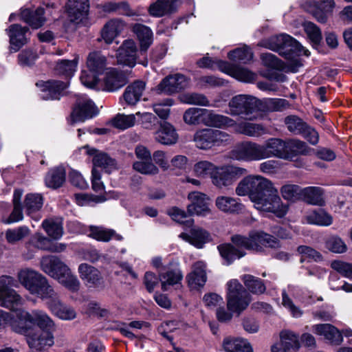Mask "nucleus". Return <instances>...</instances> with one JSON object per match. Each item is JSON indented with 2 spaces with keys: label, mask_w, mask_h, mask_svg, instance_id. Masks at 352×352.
Listing matches in <instances>:
<instances>
[{
  "label": "nucleus",
  "mask_w": 352,
  "mask_h": 352,
  "mask_svg": "<svg viewBox=\"0 0 352 352\" xmlns=\"http://www.w3.org/2000/svg\"><path fill=\"white\" fill-rule=\"evenodd\" d=\"M301 263H320L323 261L322 254L314 248L307 245H300L297 248Z\"/></svg>",
  "instance_id": "obj_47"
},
{
  "label": "nucleus",
  "mask_w": 352,
  "mask_h": 352,
  "mask_svg": "<svg viewBox=\"0 0 352 352\" xmlns=\"http://www.w3.org/2000/svg\"><path fill=\"white\" fill-rule=\"evenodd\" d=\"M65 181V170L63 167L59 166L50 170L45 178V185L48 188H58Z\"/></svg>",
  "instance_id": "obj_46"
},
{
  "label": "nucleus",
  "mask_w": 352,
  "mask_h": 352,
  "mask_svg": "<svg viewBox=\"0 0 352 352\" xmlns=\"http://www.w3.org/2000/svg\"><path fill=\"white\" fill-rule=\"evenodd\" d=\"M242 280L248 290L255 294H261L264 293L266 287L263 281L254 276L245 274L242 276Z\"/></svg>",
  "instance_id": "obj_59"
},
{
  "label": "nucleus",
  "mask_w": 352,
  "mask_h": 352,
  "mask_svg": "<svg viewBox=\"0 0 352 352\" xmlns=\"http://www.w3.org/2000/svg\"><path fill=\"white\" fill-rule=\"evenodd\" d=\"M31 294L35 295L42 300H51L56 296L53 287L49 285L45 277L39 274L36 280L30 287L28 290Z\"/></svg>",
  "instance_id": "obj_23"
},
{
  "label": "nucleus",
  "mask_w": 352,
  "mask_h": 352,
  "mask_svg": "<svg viewBox=\"0 0 352 352\" xmlns=\"http://www.w3.org/2000/svg\"><path fill=\"white\" fill-rule=\"evenodd\" d=\"M205 109L190 107L184 113L183 119L186 124L189 125H198L203 124Z\"/></svg>",
  "instance_id": "obj_56"
},
{
  "label": "nucleus",
  "mask_w": 352,
  "mask_h": 352,
  "mask_svg": "<svg viewBox=\"0 0 352 352\" xmlns=\"http://www.w3.org/2000/svg\"><path fill=\"white\" fill-rule=\"evenodd\" d=\"M78 63V56L72 60H62L57 63L56 71L60 75L65 76L66 78H71L76 71Z\"/></svg>",
  "instance_id": "obj_57"
},
{
  "label": "nucleus",
  "mask_w": 352,
  "mask_h": 352,
  "mask_svg": "<svg viewBox=\"0 0 352 352\" xmlns=\"http://www.w3.org/2000/svg\"><path fill=\"white\" fill-rule=\"evenodd\" d=\"M137 122L135 114H118L111 120L112 125L118 129L124 130L132 127Z\"/></svg>",
  "instance_id": "obj_63"
},
{
  "label": "nucleus",
  "mask_w": 352,
  "mask_h": 352,
  "mask_svg": "<svg viewBox=\"0 0 352 352\" xmlns=\"http://www.w3.org/2000/svg\"><path fill=\"white\" fill-rule=\"evenodd\" d=\"M174 104L175 101L173 99L166 98L154 103L153 104V109L160 118L165 120L169 118L170 113V107Z\"/></svg>",
  "instance_id": "obj_60"
},
{
  "label": "nucleus",
  "mask_w": 352,
  "mask_h": 352,
  "mask_svg": "<svg viewBox=\"0 0 352 352\" xmlns=\"http://www.w3.org/2000/svg\"><path fill=\"white\" fill-rule=\"evenodd\" d=\"M334 7L333 0H319L312 8H309L316 19L320 23H325Z\"/></svg>",
  "instance_id": "obj_36"
},
{
  "label": "nucleus",
  "mask_w": 352,
  "mask_h": 352,
  "mask_svg": "<svg viewBox=\"0 0 352 352\" xmlns=\"http://www.w3.org/2000/svg\"><path fill=\"white\" fill-rule=\"evenodd\" d=\"M36 86L40 88V95L43 100H57L68 87V82L58 80L40 81L36 83Z\"/></svg>",
  "instance_id": "obj_18"
},
{
  "label": "nucleus",
  "mask_w": 352,
  "mask_h": 352,
  "mask_svg": "<svg viewBox=\"0 0 352 352\" xmlns=\"http://www.w3.org/2000/svg\"><path fill=\"white\" fill-rule=\"evenodd\" d=\"M236 194L248 195L254 207L258 211L272 213L283 217L287 212V206L283 203L278 189L270 179L261 176L250 175L238 184Z\"/></svg>",
  "instance_id": "obj_1"
},
{
  "label": "nucleus",
  "mask_w": 352,
  "mask_h": 352,
  "mask_svg": "<svg viewBox=\"0 0 352 352\" xmlns=\"http://www.w3.org/2000/svg\"><path fill=\"white\" fill-rule=\"evenodd\" d=\"M30 243L33 246L44 250H50L54 252H61L66 249V244L63 243H54L52 240L41 232H36L30 240Z\"/></svg>",
  "instance_id": "obj_22"
},
{
  "label": "nucleus",
  "mask_w": 352,
  "mask_h": 352,
  "mask_svg": "<svg viewBox=\"0 0 352 352\" xmlns=\"http://www.w3.org/2000/svg\"><path fill=\"white\" fill-rule=\"evenodd\" d=\"M215 206L218 210L226 214H239L244 209L239 199L226 195L218 196L215 199Z\"/></svg>",
  "instance_id": "obj_24"
},
{
  "label": "nucleus",
  "mask_w": 352,
  "mask_h": 352,
  "mask_svg": "<svg viewBox=\"0 0 352 352\" xmlns=\"http://www.w3.org/2000/svg\"><path fill=\"white\" fill-rule=\"evenodd\" d=\"M21 18L32 28H39L45 21L44 9L41 8H38L35 10L24 9L21 12Z\"/></svg>",
  "instance_id": "obj_40"
},
{
  "label": "nucleus",
  "mask_w": 352,
  "mask_h": 352,
  "mask_svg": "<svg viewBox=\"0 0 352 352\" xmlns=\"http://www.w3.org/2000/svg\"><path fill=\"white\" fill-rule=\"evenodd\" d=\"M280 342L287 351H298L300 347L299 336L289 330H284L280 333Z\"/></svg>",
  "instance_id": "obj_53"
},
{
  "label": "nucleus",
  "mask_w": 352,
  "mask_h": 352,
  "mask_svg": "<svg viewBox=\"0 0 352 352\" xmlns=\"http://www.w3.org/2000/svg\"><path fill=\"white\" fill-rule=\"evenodd\" d=\"M21 204L25 214L32 219L37 222L41 219V210L44 204V197L42 194L28 193L25 195Z\"/></svg>",
  "instance_id": "obj_14"
},
{
  "label": "nucleus",
  "mask_w": 352,
  "mask_h": 352,
  "mask_svg": "<svg viewBox=\"0 0 352 352\" xmlns=\"http://www.w3.org/2000/svg\"><path fill=\"white\" fill-rule=\"evenodd\" d=\"M217 66L221 72L243 82H252L256 78L255 73L246 68L235 66L227 61H219Z\"/></svg>",
  "instance_id": "obj_16"
},
{
  "label": "nucleus",
  "mask_w": 352,
  "mask_h": 352,
  "mask_svg": "<svg viewBox=\"0 0 352 352\" xmlns=\"http://www.w3.org/2000/svg\"><path fill=\"white\" fill-rule=\"evenodd\" d=\"M285 142L279 138H270L264 144H260L261 160L270 157L288 160L289 155L285 151Z\"/></svg>",
  "instance_id": "obj_13"
},
{
  "label": "nucleus",
  "mask_w": 352,
  "mask_h": 352,
  "mask_svg": "<svg viewBox=\"0 0 352 352\" xmlns=\"http://www.w3.org/2000/svg\"><path fill=\"white\" fill-rule=\"evenodd\" d=\"M179 237L197 248H202L204 244L211 240L210 233L199 227L191 229L190 234L184 232L181 233Z\"/></svg>",
  "instance_id": "obj_28"
},
{
  "label": "nucleus",
  "mask_w": 352,
  "mask_h": 352,
  "mask_svg": "<svg viewBox=\"0 0 352 352\" xmlns=\"http://www.w3.org/2000/svg\"><path fill=\"white\" fill-rule=\"evenodd\" d=\"M230 140V135L228 133L209 128L197 130L193 136V142L196 147L201 150L220 146Z\"/></svg>",
  "instance_id": "obj_6"
},
{
  "label": "nucleus",
  "mask_w": 352,
  "mask_h": 352,
  "mask_svg": "<svg viewBox=\"0 0 352 352\" xmlns=\"http://www.w3.org/2000/svg\"><path fill=\"white\" fill-rule=\"evenodd\" d=\"M232 241L237 247L255 252H262L265 248H276L280 246V242L276 237L261 230L252 231L248 236L234 235Z\"/></svg>",
  "instance_id": "obj_5"
},
{
  "label": "nucleus",
  "mask_w": 352,
  "mask_h": 352,
  "mask_svg": "<svg viewBox=\"0 0 352 352\" xmlns=\"http://www.w3.org/2000/svg\"><path fill=\"white\" fill-rule=\"evenodd\" d=\"M41 226L51 240H58L63 235V221L60 218L46 219L43 221Z\"/></svg>",
  "instance_id": "obj_35"
},
{
  "label": "nucleus",
  "mask_w": 352,
  "mask_h": 352,
  "mask_svg": "<svg viewBox=\"0 0 352 352\" xmlns=\"http://www.w3.org/2000/svg\"><path fill=\"white\" fill-rule=\"evenodd\" d=\"M247 173L248 170L245 168L232 164L217 166L211 182L217 188H229Z\"/></svg>",
  "instance_id": "obj_7"
},
{
  "label": "nucleus",
  "mask_w": 352,
  "mask_h": 352,
  "mask_svg": "<svg viewBox=\"0 0 352 352\" xmlns=\"http://www.w3.org/2000/svg\"><path fill=\"white\" fill-rule=\"evenodd\" d=\"M18 283L10 276L0 277V307L15 313H10L8 325L11 329L26 338L34 330L32 324V312L21 308L24 304L23 298L11 287H17Z\"/></svg>",
  "instance_id": "obj_2"
},
{
  "label": "nucleus",
  "mask_w": 352,
  "mask_h": 352,
  "mask_svg": "<svg viewBox=\"0 0 352 352\" xmlns=\"http://www.w3.org/2000/svg\"><path fill=\"white\" fill-rule=\"evenodd\" d=\"M261 46L278 52L280 55L290 58L293 54L296 56L305 55L308 56L309 52L300 45L296 39L288 34H282L264 40Z\"/></svg>",
  "instance_id": "obj_4"
},
{
  "label": "nucleus",
  "mask_w": 352,
  "mask_h": 352,
  "mask_svg": "<svg viewBox=\"0 0 352 352\" xmlns=\"http://www.w3.org/2000/svg\"><path fill=\"white\" fill-rule=\"evenodd\" d=\"M312 331L324 338L332 343L340 344L342 341V336L340 331L330 324H315L311 327Z\"/></svg>",
  "instance_id": "obj_32"
},
{
  "label": "nucleus",
  "mask_w": 352,
  "mask_h": 352,
  "mask_svg": "<svg viewBox=\"0 0 352 352\" xmlns=\"http://www.w3.org/2000/svg\"><path fill=\"white\" fill-rule=\"evenodd\" d=\"M225 112L249 120H257L263 116L261 101L252 96L243 94L233 97L228 103V109Z\"/></svg>",
  "instance_id": "obj_3"
},
{
  "label": "nucleus",
  "mask_w": 352,
  "mask_h": 352,
  "mask_svg": "<svg viewBox=\"0 0 352 352\" xmlns=\"http://www.w3.org/2000/svg\"><path fill=\"white\" fill-rule=\"evenodd\" d=\"M22 195L23 190L21 189L14 190L12 199L14 209L9 217L8 223L18 222L23 219V211L24 210L21 204Z\"/></svg>",
  "instance_id": "obj_50"
},
{
  "label": "nucleus",
  "mask_w": 352,
  "mask_h": 352,
  "mask_svg": "<svg viewBox=\"0 0 352 352\" xmlns=\"http://www.w3.org/2000/svg\"><path fill=\"white\" fill-rule=\"evenodd\" d=\"M80 150L83 151L87 156L92 157L93 168L97 170L101 168L107 173H110L117 168L115 160L107 153L90 147L89 145L81 147Z\"/></svg>",
  "instance_id": "obj_11"
},
{
  "label": "nucleus",
  "mask_w": 352,
  "mask_h": 352,
  "mask_svg": "<svg viewBox=\"0 0 352 352\" xmlns=\"http://www.w3.org/2000/svg\"><path fill=\"white\" fill-rule=\"evenodd\" d=\"M106 66V58L100 52H91L87 59V67L91 72L101 74Z\"/></svg>",
  "instance_id": "obj_49"
},
{
  "label": "nucleus",
  "mask_w": 352,
  "mask_h": 352,
  "mask_svg": "<svg viewBox=\"0 0 352 352\" xmlns=\"http://www.w3.org/2000/svg\"><path fill=\"white\" fill-rule=\"evenodd\" d=\"M302 188L295 184H285L280 188L282 197L288 201H295L301 199Z\"/></svg>",
  "instance_id": "obj_64"
},
{
  "label": "nucleus",
  "mask_w": 352,
  "mask_h": 352,
  "mask_svg": "<svg viewBox=\"0 0 352 352\" xmlns=\"http://www.w3.org/2000/svg\"><path fill=\"white\" fill-rule=\"evenodd\" d=\"M127 82L124 74L116 69H109L104 78V89L108 91H115L123 87Z\"/></svg>",
  "instance_id": "obj_30"
},
{
  "label": "nucleus",
  "mask_w": 352,
  "mask_h": 352,
  "mask_svg": "<svg viewBox=\"0 0 352 352\" xmlns=\"http://www.w3.org/2000/svg\"><path fill=\"white\" fill-rule=\"evenodd\" d=\"M216 165L209 161H200L196 163L194 166L195 174L199 177L206 178L210 177L212 179V176L217 169Z\"/></svg>",
  "instance_id": "obj_61"
},
{
  "label": "nucleus",
  "mask_w": 352,
  "mask_h": 352,
  "mask_svg": "<svg viewBox=\"0 0 352 352\" xmlns=\"http://www.w3.org/2000/svg\"><path fill=\"white\" fill-rule=\"evenodd\" d=\"M229 157L246 162L261 161L260 144L250 140L239 142L229 152Z\"/></svg>",
  "instance_id": "obj_9"
},
{
  "label": "nucleus",
  "mask_w": 352,
  "mask_h": 352,
  "mask_svg": "<svg viewBox=\"0 0 352 352\" xmlns=\"http://www.w3.org/2000/svg\"><path fill=\"white\" fill-rule=\"evenodd\" d=\"M228 57L230 60L245 64L253 58V52L248 46L243 45L230 51Z\"/></svg>",
  "instance_id": "obj_54"
},
{
  "label": "nucleus",
  "mask_w": 352,
  "mask_h": 352,
  "mask_svg": "<svg viewBox=\"0 0 352 352\" xmlns=\"http://www.w3.org/2000/svg\"><path fill=\"white\" fill-rule=\"evenodd\" d=\"M137 52L138 48L133 40L124 41L117 52L118 63L129 67H134L136 63Z\"/></svg>",
  "instance_id": "obj_19"
},
{
  "label": "nucleus",
  "mask_w": 352,
  "mask_h": 352,
  "mask_svg": "<svg viewBox=\"0 0 352 352\" xmlns=\"http://www.w3.org/2000/svg\"><path fill=\"white\" fill-rule=\"evenodd\" d=\"M10 38V50L17 52L27 41V32L28 29L20 25L14 24L7 30Z\"/></svg>",
  "instance_id": "obj_26"
},
{
  "label": "nucleus",
  "mask_w": 352,
  "mask_h": 352,
  "mask_svg": "<svg viewBox=\"0 0 352 352\" xmlns=\"http://www.w3.org/2000/svg\"><path fill=\"white\" fill-rule=\"evenodd\" d=\"M27 343L29 347L36 351H41L45 346H52L54 344V332L36 331L34 329L27 336Z\"/></svg>",
  "instance_id": "obj_17"
},
{
  "label": "nucleus",
  "mask_w": 352,
  "mask_h": 352,
  "mask_svg": "<svg viewBox=\"0 0 352 352\" xmlns=\"http://www.w3.org/2000/svg\"><path fill=\"white\" fill-rule=\"evenodd\" d=\"M78 271L80 278L88 287L100 284L101 275L94 265H79Z\"/></svg>",
  "instance_id": "obj_43"
},
{
  "label": "nucleus",
  "mask_w": 352,
  "mask_h": 352,
  "mask_svg": "<svg viewBox=\"0 0 352 352\" xmlns=\"http://www.w3.org/2000/svg\"><path fill=\"white\" fill-rule=\"evenodd\" d=\"M179 99L181 102L191 105H198L203 107L212 106L207 97L199 93H186L179 96Z\"/></svg>",
  "instance_id": "obj_55"
},
{
  "label": "nucleus",
  "mask_w": 352,
  "mask_h": 352,
  "mask_svg": "<svg viewBox=\"0 0 352 352\" xmlns=\"http://www.w3.org/2000/svg\"><path fill=\"white\" fill-rule=\"evenodd\" d=\"M98 113V110L93 101L86 96H78L71 113L72 124L84 122Z\"/></svg>",
  "instance_id": "obj_10"
},
{
  "label": "nucleus",
  "mask_w": 352,
  "mask_h": 352,
  "mask_svg": "<svg viewBox=\"0 0 352 352\" xmlns=\"http://www.w3.org/2000/svg\"><path fill=\"white\" fill-rule=\"evenodd\" d=\"M188 199L190 201L187 206L190 215L206 216L210 212L209 198L200 192H192L188 194Z\"/></svg>",
  "instance_id": "obj_15"
},
{
  "label": "nucleus",
  "mask_w": 352,
  "mask_h": 352,
  "mask_svg": "<svg viewBox=\"0 0 352 352\" xmlns=\"http://www.w3.org/2000/svg\"><path fill=\"white\" fill-rule=\"evenodd\" d=\"M125 23L120 19H115L107 21L101 30V36L103 41L111 44L124 30Z\"/></svg>",
  "instance_id": "obj_29"
},
{
  "label": "nucleus",
  "mask_w": 352,
  "mask_h": 352,
  "mask_svg": "<svg viewBox=\"0 0 352 352\" xmlns=\"http://www.w3.org/2000/svg\"><path fill=\"white\" fill-rule=\"evenodd\" d=\"M155 140L164 145L175 144L179 138L175 127L168 122H161L159 129L155 132Z\"/></svg>",
  "instance_id": "obj_21"
},
{
  "label": "nucleus",
  "mask_w": 352,
  "mask_h": 352,
  "mask_svg": "<svg viewBox=\"0 0 352 352\" xmlns=\"http://www.w3.org/2000/svg\"><path fill=\"white\" fill-rule=\"evenodd\" d=\"M234 126L236 132L248 137L259 138L267 133V129L261 124L243 121L236 122Z\"/></svg>",
  "instance_id": "obj_31"
},
{
  "label": "nucleus",
  "mask_w": 352,
  "mask_h": 352,
  "mask_svg": "<svg viewBox=\"0 0 352 352\" xmlns=\"http://www.w3.org/2000/svg\"><path fill=\"white\" fill-rule=\"evenodd\" d=\"M305 219L308 223L318 226L327 227L333 223L332 216L322 208L307 212Z\"/></svg>",
  "instance_id": "obj_38"
},
{
  "label": "nucleus",
  "mask_w": 352,
  "mask_h": 352,
  "mask_svg": "<svg viewBox=\"0 0 352 352\" xmlns=\"http://www.w3.org/2000/svg\"><path fill=\"white\" fill-rule=\"evenodd\" d=\"M32 324H36L40 331L54 332L56 329V324L54 320L44 311L34 309L32 311Z\"/></svg>",
  "instance_id": "obj_34"
},
{
  "label": "nucleus",
  "mask_w": 352,
  "mask_h": 352,
  "mask_svg": "<svg viewBox=\"0 0 352 352\" xmlns=\"http://www.w3.org/2000/svg\"><path fill=\"white\" fill-rule=\"evenodd\" d=\"M168 214L173 221L184 225L185 227L190 228L194 224L193 219L188 217L184 210L179 208H171L168 210Z\"/></svg>",
  "instance_id": "obj_62"
},
{
  "label": "nucleus",
  "mask_w": 352,
  "mask_h": 352,
  "mask_svg": "<svg viewBox=\"0 0 352 352\" xmlns=\"http://www.w3.org/2000/svg\"><path fill=\"white\" fill-rule=\"evenodd\" d=\"M89 232L91 237L103 242H108L112 238L117 241H122L123 239L120 234H116L114 230L103 227L90 226Z\"/></svg>",
  "instance_id": "obj_45"
},
{
  "label": "nucleus",
  "mask_w": 352,
  "mask_h": 352,
  "mask_svg": "<svg viewBox=\"0 0 352 352\" xmlns=\"http://www.w3.org/2000/svg\"><path fill=\"white\" fill-rule=\"evenodd\" d=\"M47 307L53 314L61 320H72L76 317L75 310L72 307L63 304L56 294L47 302Z\"/></svg>",
  "instance_id": "obj_25"
},
{
  "label": "nucleus",
  "mask_w": 352,
  "mask_h": 352,
  "mask_svg": "<svg viewBox=\"0 0 352 352\" xmlns=\"http://www.w3.org/2000/svg\"><path fill=\"white\" fill-rule=\"evenodd\" d=\"M226 300L228 310L240 315L248 308L252 298L250 294L243 292V294L236 296L226 298Z\"/></svg>",
  "instance_id": "obj_39"
},
{
  "label": "nucleus",
  "mask_w": 352,
  "mask_h": 352,
  "mask_svg": "<svg viewBox=\"0 0 352 352\" xmlns=\"http://www.w3.org/2000/svg\"><path fill=\"white\" fill-rule=\"evenodd\" d=\"M301 199L309 204L322 206L324 204V190L318 186L302 188Z\"/></svg>",
  "instance_id": "obj_41"
},
{
  "label": "nucleus",
  "mask_w": 352,
  "mask_h": 352,
  "mask_svg": "<svg viewBox=\"0 0 352 352\" xmlns=\"http://www.w3.org/2000/svg\"><path fill=\"white\" fill-rule=\"evenodd\" d=\"M222 347L226 352H253V349L248 340L228 336L223 339Z\"/></svg>",
  "instance_id": "obj_33"
},
{
  "label": "nucleus",
  "mask_w": 352,
  "mask_h": 352,
  "mask_svg": "<svg viewBox=\"0 0 352 352\" xmlns=\"http://www.w3.org/2000/svg\"><path fill=\"white\" fill-rule=\"evenodd\" d=\"M285 151L289 155L288 160H291L298 155H307L311 150L305 142L298 140L285 142Z\"/></svg>",
  "instance_id": "obj_51"
},
{
  "label": "nucleus",
  "mask_w": 352,
  "mask_h": 352,
  "mask_svg": "<svg viewBox=\"0 0 352 352\" xmlns=\"http://www.w3.org/2000/svg\"><path fill=\"white\" fill-rule=\"evenodd\" d=\"M188 286L192 289L203 287L207 280L205 270L201 267H196L187 276Z\"/></svg>",
  "instance_id": "obj_48"
},
{
  "label": "nucleus",
  "mask_w": 352,
  "mask_h": 352,
  "mask_svg": "<svg viewBox=\"0 0 352 352\" xmlns=\"http://www.w3.org/2000/svg\"><path fill=\"white\" fill-rule=\"evenodd\" d=\"M217 248L221 257L228 262H233L245 255L243 250L236 249L230 243L221 244Z\"/></svg>",
  "instance_id": "obj_52"
},
{
  "label": "nucleus",
  "mask_w": 352,
  "mask_h": 352,
  "mask_svg": "<svg viewBox=\"0 0 352 352\" xmlns=\"http://www.w3.org/2000/svg\"><path fill=\"white\" fill-rule=\"evenodd\" d=\"M203 124L208 127L226 129L234 126L236 121L228 116L216 113L213 110L205 109Z\"/></svg>",
  "instance_id": "obj_20"
},
{
  "label": "nucleus",
  "mask_w": 352,
  "mask_h": 352,
  "mask_svg": "<svg viewBox=\"0 0 352 352\" xmlns=\"http://www.w3.org/2000/svg\"><path fill=\"white\" fill-rule=\"evenodd\" d=\"M188 80L183 74H175L165 77L157 86L158 94L172 95L178 93L188 87Z\"/></svg>",
  "instance_id": "obj_12"
},
{
  "label": "nucleus",
  "mask_w": 352,
  "mask_h": 352,
  "mask_svg": "<svg viewBox=\"0 0 352 352\" xmlns=\"http://www.w3.org/2000/svg\"><path fill=\"white\" fill-rule=\"evenodd\" d=\"M160 277L162 289L166 291L170 286H180L183 274L179 270L175 269L161 273Z\"/></svg>",
  "instance_id": "obj_44"
},
{
  "label": "nucleus",
  "mask_w": 352,
  "mask_h": 352,
  "mask_svg": "<svg viewBox=\"0 0 352 352\" xmlns=\"http://www.w3.org/2000/svg\"><path fill=\"white\" fill-rule=\"evenodd\" d=\"M145 82L141 80L135 81L129 85L123 94L125 102L129 105L135 104L140 100L145 89Z\"/></svg>",
  "instance_id": "obj_42"
},
{
  "label": "nucleus",
  "mask_w": 352,
  "mask_h": 352,
  "mask_svg": "<svg viewBox=\"0 0 352 352\" xmlns=\"http://www.w3.org/2000/svg\"><path fill=\"white\" fill-rule=\"evenodd\" d=\"M132 30L139 41L140 50L146 52L153 41L152 30L148 26L139 23L135 24L133 26Z\"/></svg>",
  "instance_id": "obj_37"
},
{
  "label": "nucleus",
  "mask_w": 352,
  "mask_h": 352,
  "mask_svg": "<svg viewBox=\"0 0 352 352\" xmlns=\"http://www.w3.org/2000/svg\"><path fill=\"white\" fill-rule=\"evenodd\" d=\"M41 270L72 292L80 289V282L67 265H41Z\"/></svg>",
  "instance_id": "obj_8"
},
{
  "label": "nucleus",
  "mask_w": 352,
  "mask_h": 352,
  "mask_svg": "<svg viewBox=\"0 0 352 352\" xmlns=\"http://www.w3.org/2000/svg\"><path fill=\"white\" fill-rule=\"evenodd\" d=\"M67 8L71 21L80 23L87 17L88 0H68Z\"/></svg>",
  "instance_id": "obj_27"
},
{
  "label": "nucleus",
  "mask_w": 352,
  "mask_h": 352,
  "mask_svg": "<svg viewBox=\"0 0 352 352\" xmlns=\"http://www.w3.org/2000/svg\"><path fill=\"white\" fill-rule=\"evenodd\" d=\"M133 168L143 175H155L160 172L159 168L151 162V160H136L133 164Z\"/></svg>",
  "instance_id": "obj_58"
}]
</instances>
